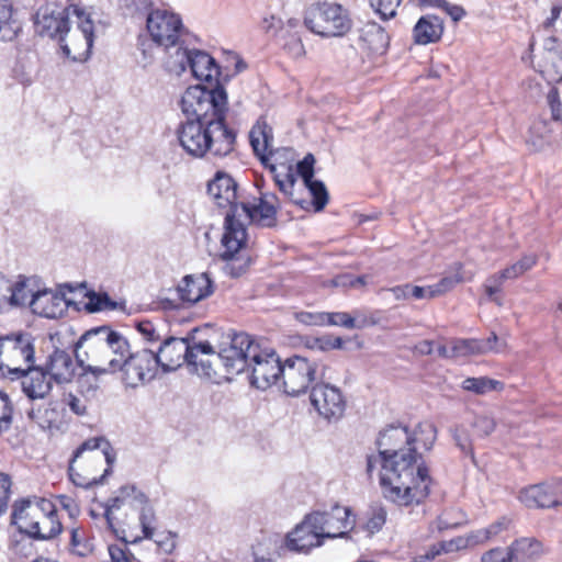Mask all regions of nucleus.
<instances>
[{
    "label": "nucleus",
    "instance_id": "nucleus-1",
    "mask_svg": "<svg viewBox=\"0 0 562 562\" xmlns=\"http://www.w3.org/2000/svg\"><path fill=\"white\" fill-rule=\"evenodd\" d=\"M226 374L249 372V382L259 390L278 384L282 378L283 362L273 349L262 348L246 333L234 334L229 346L221 353Z\"/></svg>",
    "mask_w": 562,
    "mask_h": 562
},
{
    "label": "nucleus",
    "instance_id": "nucleus-2",
    "mask_svg": "<svg viewBox=\"0 0 562 562\" xmlns=\"http://www.w3.org/2000/svg\"><path fill=\"white\" fill-rule=\"evenodd\" d=\"M418 458L415 448H407L405 454L382 460L380 484L386 499L408 507L419 505L428 497L432 480L428 468L417 463Z\"/></svg>",
    "mask_w": 562,
    "mask_h": 562
},
{
    "label": "nucleus",
    "instance_id": "nucleus-3",
    "mask_svg": "<svg viewBox=\"0 0 562 562\" xmlns=\"http://www.w3.org/2000/svg\"><path fill=\"white\" fill-rule=\"evenodd\" d=\"M207 193L218 207H229L224 222V234L222 246L224 251L221 255L226 261L225 272L233 278L240 277L250 263L249 258L240 256L246 246L247 231L239 220V201L244 193L239 191L235 178H213L207 182Z\"/></svg>",
    "mask_w": 562,
    "mask_h": 562
},
{
    "label": "nucleus",
    "instance_id": "nucleus-4",
    "mask_svg": "<svg viewBox=\"0 0 562 562\" xmlns=\"http://www.w3.org/2000/svg\"><path fill=\"white\" fill-rule=\"evenodd\" d=\"M128 352V342L119 331L100 326L86 331L75 346L76 361L85 372L94 376L113 373L111 359Z\"/></svg>",
    "mask_w": 562,
    "mask_h": 562
},
{
    "label": "nucleus",
    "instance_id": "nucleus-5",
    "mask_svg": "<svg viewBox=\"0 0 562 562\" xmlns=\"http://www.w3.org/2000/svg\"><path fill=\"white\" fill-rule=\"evenodd\" d=\"M249 138L256 156L274 176H314L316 159L313 154L308 153L299 160L296 151L291 147L271 149L273 133L266 117L258 119Z\"/></svg>",
    "mask_w": 562,
    "mask_h": 562
},
{
    "label": "nucleus",
    "instance_id": "nucleus-6",
    "mask_svg": "<svg viewBox=\"0 0 562 562\" xmlns=\"http://www.w3.org/2000/svg\"><path fill=\"white\" fill-rule=\"evenodd\" d=\"M177 136L182 148L194 157H203L209 151L225 156L235 143V133L218 120H187L178 127Z\"/></svg>",
    "mask_w": 562,
    "mask_h": 562
},
{
    "label": "nucleus",
    "instance_id": "nucleus-7",
    "mask_svg": "<svg viewBox=\"0 0 562 562\" xmlns=\"http://www.w3.org/2000/svg\"><path fill=\"white\" fill-rule=\"evenodd\" d=\"M227 104V93L221 85L212 89L201 86L189 87L181 98V110L191 121L225 122Z\"/></svg>",
    "mask_w": 562,
    "mask_h": 562
},
{
    "label": "nucleus",
    "instance_id": "nucleus-8",
    "mask_svg": "<svg viewBox=\"0 0 562 562\" xmlns=\"http://www.w3.org/2000/svg\"><path fill=\"white\" fill-rule=\"evenodd\" d=\"M437 429L434 424L420 423L417 425L414 434L412 435L407 427L402 425H390L380 431L376 439V445L381 459L397 457L405 454V447L414 448L413 443L419 439L417 435H426L423 439V446L425 449H431L436 440Z\"/></svg>",
    "mask_w": 562,
    "mask_h": 562
},
{
    "label": "nucleus",
    "instance_id": "nucleus-9",
    "mask_svg": "<svg viewBox=\"0 0 562 562\" xmlns=\"http://www.w3.org/2000/svg\"><path fill=\"white\" fill-rule=\"evenodd\" d=\"M305 26L323 37L345 35L351 27L347 10L334 2H316L311 4L304 15Z\"/></svg>",
    "mask_w": 562,
    "mask_h": 562
},
{
    "label": "nucleus",
    "instance_id": "nucleus-10",
    "mask_svg": "<svg viewBox=\"0 0 562 562\" xmlns=\"http://www.w3.org/2000/svg\"><path fill=\"white\" fill-rule=\"evenodd\" d=\"M35 362L34 338L29 333L0 337V370L11 379L20 378Z\"/></svg>",
    "mask_w": 562,
    "mask_h": 562
},
{
    "label": "nucleus",
    "instance_id": "nucleus-11",
    "mask_svg": "<svg viewBox=\"0 0 562 562\" xmlns=\"http://www.w3.org/2000/svg\"><path fill=\"white\" fill-rule=\"evenodd\" d=\"M192 339L193 337L164 339L158 351L155 352L158 367L160 366L164 371H172L183 362L196 364L199 355H209L212 351V345L209 341L191 342Z\"/></svg>",
    "mask_w": 562,
    "mask_h": 562
},
{
    "label": "nucleus",
    "instance_id": "nucleus-12",
    "mask_svg": "<svg viewBox=\"0 0 562 562\" xmlns=\"http://www.w3.org/2000/svg\"><path fill=\"white\" fill-rule=\"evenodd\" d=\"M318 363L301 355H293L283 361L282 387L285 394L299 396L312 389L317 380L324 379L318 373Z\"/></svg>",
    "mask_w": 562,
    "mask_h": 562
},
{
    "label": "nucleus",
    "instance_id": "nucleus-13",
    "mask_svg": "<svg viewBox=\"0 0 562 562\" xmlns=\"http://www.w3.org/2000/svg\"><path fill=\"white\" fill-rule=\"evenodd\" d=\"M111 369L123 372V381L127 386L136 387L155 378L158 369L155 351L144 348L136 352H127L120 358L111 359Z\"/></svg>",
    "mask_w": 562,
    "mask_h": 562
},
{
    "label": "nucleus",
    "instance_id": "nucleus-14",
    "mask_svg": "<svg viewBox=\"0 0 562 562\" xmlns=\"http://www.w3.org/2000/svg\"><path fill=\"white\" fill-rule=\"evenodd\" d=\"M72 14L78 19V27L69 31V36L66 35L60 40V47L63 53L74 61L87 60L90 56L94 25L89 15H86L79 8L72 9Z\"/></svg>",
    "mask_w": 562,
    "mask_h": 562
},
{
    "label": "nucleus",
    "instance_id": "nucleus-15",
    "mask_svg": "<svg viewBox=\"0 0 562 562\" xmlns=\"http://www.w3.org/2000/svg\"><path fill=\"white\" fill-rule=\"evenodd\" d=\"M310 401L317 414L327 423L340 420L346 412L347 401L341 390L330 383L316 382L310 392Z\"/></svg>",
    "mask_w": 562,
    "mask_h": 562
},
{
    "label": "nucleus",
    "instance_id": "nucleus-16",
    "mask_svg": "<svg viewBox=\"0 0 562 562\" xmlns=\"http://www.w3.org/2000/svg\"><path fill=\"white\" fill-rule=\"evenodd\" d=\"M279 189L288 195L291 201L301 207H305L308 201L299 194H294V189L306 191L312 198L311 204L315 212H321L328 203V191L325 184L316 178H273Z\"/></svg>",
    "mask_w": 562,
    "mask_h": 562
},
{
    "label": "nucleus",
    "instance_id": "nucleus-17",
    "mask_svg": "<svg viewBox=\"0 0 562 562\" xmlns=\"http://www.w3.org/2000/svg\"><path fill=\"white\" fill-rule=\"evenodd\" d=\"M147 30L151 40L168 50L179 42L182 32V21L176 13L158 9L148 14Z\"/></svg>",
    "mask_w": 562,
    "mask_h": 562
},
{
    "label": "nucleus",
    "instance_id": "nucleus-18",
    "mask_svg": "<svg viewBox=\"0 0 562 562\" xmlns=\"http://www.w3.org/2000/svg\"><path fill=\"white\" fill-rule=\"evenodd\" d=\"M239 210L249 223L259 228H274L278 225V200L273 194L261 193L251 201L244 196Z\"/></svg>",
    "mask_w": 562,
    "mask_h": 562
},
{
    "label": "nucleus",
    "instance_id": "nucleus-19",
    "mask_svg": "<svg viewBox=\"0 0 562 562\" xmlns=\"http://www.w3.org/2000/svg\"><path fill=\"white\" fill-rule=\"evenodd\" d=\"M324 539L344 538L353 529L355 519H351V509L334 505L329 510L311 513Z\"/></svg>",
    "mask_w": 562,
    "mask_h": 562
},
{
    "label": "nucleus",
    "instance_id": "nucleus-20",
    "mask_svg": "<svg viewBox=\"0 0 562 562\" xmlns=\"http://www.w3.org/2000/svg\"><path fill=\"white\" fill-rule=\"evenodd\" d=\"M74 8H41L35 14L36 33L41 36L58 37L60 41L61 37L68 35L69 15Z\"/></svg>",
    "mask_w": 562,
    "mask_h": 562
},
{
    "label": "nucleus",
    "instance_id": "nucleus-21",
    "mask_svg": "<svg viewBox=\"0 0 562 562\" xmlns=\"http://www.w3.org/2000/svg\"><path fill=\"white\" fill-rule=\"evenodd\" d=\"M43 510H50V501L47 498L33 496L16 501L11 514L12 524L21 533L29 536L35 528V521L41 518Z\"/></svg>",
    "mask_w": 562,
    "mask_h": 562
},
{
    "label": "nucleus",
    "instance_id": "nucleus-22",
    "mask_svg": "<svg viewBox=\"0 0 562 562\" xmlns=\"http://www.w3.org/2000/svg\"><path fill=\"white\" fill-rule=\"evenodd\" d=\"M312 515L304 517L286 536V547L291 551L307 553L311 549L321 547L324 543V533H321Z\"/></svg>",
    "mask_w": 562,
    "mask_h": 562
},
{
    "label": "nucleus",
    "instance_id": "nucleus-23",
    "mask_svg": "<svg viewBox=\"0 0 562 562\" xmlns=\"http://www.w3.org/2000/svg\"><path fill=\"white\" fill-rule=\"evenodd\" d=\"M540 72L550 82L562 81V42L554 36L543 41L538 56Z\"/></svg>",
    "mask_w": 562,
    "mask_h": 562
},
{
    "label": "nucleus",
    "instance_id": "nucleus-24",
    "mask_svg": "<svg viewBox=\"0 0 562 562\" xmlns=\"http://www.w3.org/2000/svg\"><path fill=\"white\" fill-rule=\"evenodd\" d=\"M176 292L184 304L193 305L214 292V284L209 273L188 274L177 285Z\"/></svg>",
    "mask_w": 562,
    "mask_h": 562
},
{
    "label": "nucleus",
    "instance_id": "nucleus-25",
    "mask_svg": "<svg viewBox=\"0 0 562 562\" xmlns=\"http://www.w3.org/2000/svg\"><path fill=\"white\" fill-rule=\"evenodd\" d=\"M19 379L23 393L32 401L45 400L53 389V379L43 367H26Z\"/></svg>",
    "mask_w": 562,
    "mask_h": 562
},
{
    "label": "nucleus",
    "instance_id": "nucleus-26",
    "mask_svg": "<svg viewBox=\"0 0 562 562\" xmlns=\"http://www.w3.org/2000/svg\"><path fill=\"white\" fill-rule=\"evenodd\" d=\"M30 307L34 314L46 318H57L64 314L66 305L61 296L44 290L32 295Z\"/></svg>",
    "mask_w": 562,
    "mask_h": 562
},
{
    "label": "nucleus",
    "instance_id": "nucleus-27",
    "mask_svg": "<svg viewBox=\"0 0 562 562\" xmlns=\"http://www.w3.org/2000/svg\"><path fill=\"white\" fill-rule=\"evenodd\" d=\"M43 368L53 381L61 384L72 379L76 366L70 353L65 350L56 349L49 355Z\"/></svg>",
    "mask_w": 562,
    "mask_h": 562
},
{
    "label": "nucleus",
    "instance_id": "nucleus-28",
    "mask_svg": "<svg viewBox=\"0 0 562 562\" xmlns=\"http://www.w3.org/2000/svg\"><path fill=\"white\" fill-rule=\"evenodd\" d=\"M519 501L529 508L558 507V501L549 481L524 488L519 493Z\"/></svg>",
    "mask_w": 562,
    "mask_h": 562
},
{
    "label": "nucleus",
    "instance_id": "nucleus-29",
    "mask_svg": "<svg viewBox=\"0 0 562 562\" xmlns=\"http://www.w3.org/2000/svg\"><path fill=\"white\" fill-rule=\"evenodd\" d=\"M443 33L442 20L434 14L422 16L413 29L414 42L418 45H427L438 42Z\"/></svg>",
    "mask_w": 562,
    "mask_h": 562
},
{
    "label": "nucleus",
    "instance_id": "nucleus-30",
    "mask_svg": "<svg viewBox=\"0 0 562 562\" xmlns=\"http://www.w3.org/2000/svg\"><path fill=\"white\" fill-rule=\"evenodd\" d=\"M42 518L35 521V528L31 530L29 537L35 540H50L57 537L63 525L57 515L56 505L50 501V510L42 513Z\"/></svg>",
    "mask_w": 562,
    "mask_h": 562
},
{
    "label": "nucleus",
    "instance_id": "nucleus-31",
    "mask_svg": "<svg viewBox=\"0 0 562 562\" xmlns=\"http://www.w3.org/2000/svg\"><path fill=\"white\" fill-rule=\"evenodd\" d=\"M189 67L198 80L212 81L215 79L218 83L220 68L215 59L207 53L192 50Z\"/></svg>",
    "mask_w": 562,
    "mask_h": 562
},
{
    "label": "nucleus",
    "instance_id": "nucleus-32",
    "mask_svg": "<svg viewBox=\"0 0 562 562\" xmlns=\"http://www.w3.org/2000/svg\"><path fill=\"white\" fill-rule=\"evenodd\" d=\"M544 553L543 544L536 538L524 537L510 544L513 562H536Z\"/></svg>",
    "mask_w": 562,
    "mask_h": 562
},
{
    "label": "nucleus",
    "instance_id": "nucleus-33",
    "mask_svg": "<svg viewBox=\"0 0 562 562\" xmlns=\"http://www.w3.org/2000/svg\"><path fill=\"white\" fill-rule=\"evenodd\" d=\"M100 450L108 467L103 471V476H108L112 473V467L115 462V451L110 442L104 437H93L83 441L74 452L72 462H76L83 452Z\"/></svg>",
    "mask_w": 562,
    "mask_h": 562
},
{
    "label": "nucleus",
    "instance_id": "nucleus-34",
    "mask_svg": "<svg viewBox=\"0 0 562 562\" xmlns=\"http://www.w3.org/2000/svg\"><path fill=\"white\" fill-rule=\"evenodd\" d=\"M27 416L41 428L52 429L57 428L60 419V412L58 409L57 403L48 402L45 404L33 405L29 409Z\"/></svg>",
    "mask_w": 562,
    "mask_h": 562
},
{
    "label": "nucleus",
    "instance_id": "nucleus-35",
    "mask_svg": "<svg viewBox=\"0 0 562 562\" xmlns=\"http://www.w3.org/2000/svg\"><path fill=\"white\" fill-rule=\"evenodd\" d=\"M227 347L222 348L217 353H215L214 350L212 349V351L209 355H199L198 363L190 366L199 375L205 376L212 381H217V379L221 378L218 369L220 367L224 369V362L218 361L216 358H220L221 353Z\"/></svg>",
    "mask_w": 562,
    "mask_h": 562
},
{
    "label": "nucleus",
    "instance_id": "nucleus-36",
    "mask_svg": "<svg viewBox=\"0 0 562 562\" xmlns=\"http://www.w3.org/2000/svg\"><path fill=\"white\" fill-rule=\"evenodd\" d=\"M361 40L369 44L373 50H383L389 44V35L384 29L375 22H369L361 29Z\"/></svg>",
    "mask_w": 562,
    "mask_h": 562
},
{
    "label": "nucleus",
    "instance_id": "nucleus-37",
    "mask_svg": "<svg viewBox=\"0 0 562 562\" xmlns=\"http://www.w3.org/2000/svg\"><path fill=\"white\" fill-rule=\"evenodd\" d=\"M169 56L165 61L166 69L169 72H173L177 75L186 71L187 67H189L192 50H188L179 45V43L175 47H170L167 50Z\"/></svg>",
    "mask_w": 562,
    "mask_h": 562
},
{
    "label": "nucleus",
    "instance_id": "nucleus-38",
    "mask_svg": "<svg viewBox=\"0 0 562 562\" xmlns=\"http://www.w3.org/2000/svg\"><path fill=\"white\" fill-rule=\"evenodd\" d=\"M538 262L536 254L522 256L518 261L497 273V279L514 280L531 270Z\"/></svg>",
    "mask_w": 562,
    "mask_h": 562
},
{
    "label": "nucleus",
    "instance_id": "nucleus-39",
    "mask_svg": "<svg viewBox=\"0 0 562 562\" xmlns=\"http://www.w3.org/2000/svg\"><path fill=\"white\" fill-rule=\"evenodd\" d=\"M461 386L464 391L472 392L477 395H483L491 391L502 390L503 383L498 380H494L487 376H479L467 378L463 380Z\"/></svg>",
    "mask_w": 562,
    "mask_h": 562
},
{
    "label": "nucleus",
    "instance_id": "nucleus-40",
    "mask_svg": "<svg viewBox=\"0 0 562 562\" xmlns=\"http://www.w3.org/2000/svg\"><path fill=\"white\" fill-rule=\"evenodd\" d=\"M12 3L10 0H0V38L11 41L16 35V26L11 22Z\"/></svg>",
    "mask_w": 562,
    "mask_h": 562
},
{
    "label": "nucleus",
    "instance_id": "nucleus-41",
    "mask_svg": "<svg viewBox=\"0 0 562 562\" xmlns=\"http://www.w3.org/2000/svg\"><path fill=\"white\" fill-rule=\"evenodd\" d=\"M70 550L78 557H87L93 551V544L81 528H72Z\"/></svg>",
    "mask_w": 562,
    "mask_h": 562
},
{
    "label": "nucleus",
    "instance_id": "nucleus-42",
    "mask_svg": "<svg viewBox=\"0 0 562 562\" xmlns=\"http://www.w3.org/2000/svg\"><path fill=\"white\" fill-rule=\"evenodd\" d=\"M89 299L87 304V310L89 312H100V311H111L116 307V303L113 302L108 293H97L94 291H90L86 294Z\"/></svg>",
    "mask_w": 562,
    "mask_h": 562
},
{
    "label": "nucleus",
    "instance_id": "nucleus-43",
    "mask_svg": "<svg viewBox=\"0 0 562 562\" xmlns=\"http://www.w3.org/2000/svg\"><path fill=\"white\" fill-rule=\"evenodd\" d=\"M451 355L456 358L467 357L472 355H481L477 339H454L451 341Z\"/></svg>",
    "mask_w": 562,
    "mask_h": 562
},
{
    "label": "nucleus",
    "instance_id": "nucleus-44",
    "mask_svg": "<svg viewBox=\"0 0 562 562\" xmlns=\"http://www.w3.org/2000/svg\"><path fill=\"white\" fill-rule=\"evenodd\" d=\"M33 291L27 289L26 282L19 281L12 285V290L9 296V304L13 306H24L26 304L30 305V300L32 299Z\"/></svg>",
    "mask_w": 562,
    "mask_h": 562
},
{
    "label": "nucleus",
    "instance_id": "nucleus-45",
    "mask_svg": "<svg viewBox=\"0 0 562 562\" xmlns=\"http://www.w3.org/2000/svg\"><path fill=\"white\" fill-rule=\"evenodd\" d=\"M390 291L396 300H407L409 297L416 300L425 299V290H423V286L412 285L409 283L393 286Z\"/></svg>",
    "mask_w": 562,
    "mask_h": 562
},
{
    "label": "nucleus",
    "instance_id": "nucleus-46",
    "mask_svg": "<svg viewBox=\"0 0 562 562\" xmlns=\"http://www.w3.org/2000/svg\"><path fill=\"white\" fill-rule=\"evenodd\" d=\"M371 8L381 15L382 19L395 16L397 8L402 0H369Z\"/></svg>",
    "mask_w": 562,
    "mask_h": 562
},
{
    "label": "nucleus",
    "instance_id": "nucleus-47",
    "mask_svg": "<svg viewBox=\"0 0 562 562\" xmlns=\"http://www.w3.org/2000/svg\"><path fill=\"white\" fill-rule=\"evenodd\" d=\"M12 413L13 408L9 396L0 391V435L10 429Z\"/></svg>",
    "mask_w": 562,
    "mask_h": 562
},
{
    "label": "nucleus",
    "instance_id": "nucleus-48",
    "mask_svg": "<svg viewBox=\"0 0 562 562\" xmlns=\"http://www.w3.org/2000/svg\"><path fill=\"white\" fill-rule=\"evenodd\" d=\"M74 463L75 462H72V459H71L70 463H69V468H68V474H69V479L76 486L89 488L93 485L101 484L103 482V479L105 477V476H103V474L100 477L85 476L75 470Z\"/></svg>",
    "mask_w": 562,
    "mask_h": 562
},
{
    "label": "nucleus",
    "instance_id": "nucleus-49",
    "mask_svg": "<svg viewBox=\"0 0 562 562\" xmlns=\"http://www.w3.org/2000/svg\"><path fill=\"white\" fill-rule=\"evenodd\" d=\"M122 496H126V503L133 508L148 503L147 496L138 491L135 485H124L120 490Z\"/></svg>",
    "mask_w": 562,
    "mask_h": 562
},
{
    "label": "nucleus",
    "instance_id": "nucleus-50",
    "mask_svg": "<svg viewBox=\"0 0 562 562\" xmlns=\"http://www.w3.org/2000/svg\"><path fill=\"white\" fill-rule=\"evenodd\" d=\"M386 521V510L382 506L372 507L367 520V529L371 533H375L382 529Z\"/></svg>",
    "mask_w": 562,
    "mask_h": 562
},
{
    "label": "nucleus",
    "instance_id": "nucleus-51",
    "mask_svg": "<svg viewBox=\"0 0 562 562\" xmlns=\"http://www.w3.org/2000/svg\"><path fill=\"white\" fill-rule=\"evenodd\" d=\"M452 438L456 446L464 453L470 454L473 458V449L469 434L464 427L457 426L451 430Z\"/></svg>",
    "mask_w": 562,
    "mask_h": 562
},
{
    "label": "nucleus",
    "instance_id": "nucleus-52",
    "mask_svg": "<svg viewBox=\"0 0 562 562\" xmlns=\"http://www.w3.org/2000/svg\"><path fill=\"white\" fill-rule=\"evenodd\" d=\"M136 509L140 510L139 522L143 529L144 537L148 540H151L154 537V528L151 527V522L155 518L154 510L150 506H148V504L138 506Z\"/></svg>",
    "mask_w": 562,
    "mask_h": 562
},
{
    "label": "nucleus",
    "instance_id": "nucleus-53",
    "mask_svg": "<svg viewBox=\"0 0 562 562\" xmlns=\"http://www.w3.org/2000/svg\"><path fill=\"white\" fill-rule=\"evenodd\" d=\"M472 427L480 437H486L495 430L496 423L494 418L488 415H476Z\"/></svg>",
    "mask_w": 562,
    "mask_h": 562
},
{
    "label": "nucleus",
    "instance_id": "nucleus-54",
    "mask_svg": "<svg viewBox=\"0 0 562 562\" xmlns=\"http://www.w3.org/2000/svg\"><path fill=\"white\" fill-rule=\"evenodd\" d=\"M326 325L341 326L348 329L360 328L352 316L345 312L327 313Z\"/></svg>",
    "mask_w": 562,
    "mask_h": 562
},
{
    "label": "nucleus",
    "instance_id": "nucleus-55",
    "mask_svg": "<svg viewBox=\"0 0 562 562\" xmlns=\"http://www.w3.org/2000/svg\"><path fill=\"white\" fill-rule=\"evenodd\" d=\"M481 562H513L510 546L508 548L496 547L487 550L482 554Z\"/></svg>",
    "mask_w": 562,
    "mask_h": 562
},
{
    "label": "nucleus",
    "instance_id": "nucleus-56",
    "mask_svg": "<svg viewBox=\"0 0 562 562\" xmlns=\"http://www.w3.org/2000/svg\"><path fill=\"white\" fill-rule=\"evenodd\" d=\"M504 281H506V280L497 279V273H495V274L488 277L484 284V289H485V293H486L487 297L491 301L495 302L498 306H502L503 302L498 296H496V294L501 292Z\"/></svg>",
    "mask_w": 562,
    "mask_h": 562
},
{
    "label": "nucleus",
    "instance_id": "nucleus-57",
    "mask_svg": "<svg viewBox=\"0 0 562 562\" xmlns=\"http://www.w3.org/2000/svg\"><path fill=\"white\" fill-rule=\"evenodd\" d=\"M66 405L70 408L72 413L78 416H83L87 414L88 408V398L85 395H76L69 393L65 397Z\"/></svg>",
    "mask_w": 562,
    "mask_h": 562
},
{
    "label": "nucleus",
    "instance_id": "nucleus-58",
    "mask_svg": "<svg viewBox=\"0 0 562 562\" xmlns=\"http://www.w3.org/2000/svg\"><path fill=\"white\" fill-rule=\"evenodd\" d=\"M342 347V339L340 337L322 336L314 338V345H308L311 349H318L322 351L340 349Z\"/></svg>",
    "mask_w": 562,
    "mask_h": 562
},
{
    "label": "nucleus",
    "instance_id": "nucleus-59",
    "mask_svg": "<svg viewBox=\"0 0 562 562\" xmlns=\"http://www.w3.org/2000/svg\"><path fill=\"white\" fill-rule=\"evenodd\" d=\"M11 479L8 474L0 472V516L7 510L11 493Z\"/></svg>",
    "mask_w": 562,
    "mask_h": 562
},
{
    "label": "nucleus",
    "instance_id": "nucleus-60",
    "mask_svg": "<svg viewBox=\"0 0 562 562\" xmlns=\"http://www.w3.org/2000/svg\"><path fill=\"white\" fill-rule=\"evenodd\" d=\"M327 312L310 313L301 312L296 314V319L305 325L310 326H323L326 325Z\"/></svg>",
    "mask_w": 562,
    "mask_h": 562
},
{
    "label": "nucleus",
    "instance_id": "nucleus-61",
    "mask_svg": "<svg viewBox=\"0 0 562 562\" xmlns=\"http://www.w3.org/2000/svg\"><path fill=\"white\" fill-rule=\"evenodd\" d=\"M123 505H127L126 503V496H122V494L119 492L116 496L111 497L106 501L104 504V516L106 519V522L110 527H112V513L113 510L120 509Z\"/></svg>",
    "mask_w": 562,
    "mask_h": 562
},
{
    "label": "nucleus",
    "instance_id": "nucleus-62",
    "mask_svg": "<svg viewBox=\"0 0 562 562\" xmlns=\"http://www.w3.org/2000/svg\"><path fill=\"white\" fill-rule=\"evenodd\" d=\"M109 553L112 562H138L126 547L110 546Z\"/></svg>",
    "mask_w": 562,
    "mask_h": 562
},
{
    "label": "nucleus",
    "instance_id": "nucleus-63",
    "mask_svg": "<svg viewBox=\"0 0 562 562\" xmlns=\"http://www.w3.org/2000/svg\"><path fill=\"white\" fill-rule=\"evenodd\" d=\"M445 552L441 542L430 546L425 549L423 552L416 554L412 562H430L434 561L439 554Z\"/></svg>",
    "mask_w": 562,
    "mask_h": 562
},
{
    "label": "nucleus",
    "instance_id": "nucleus-64",
    "mask_svg": "<svg viewBox=\"0 0 562 562\" xmlns=\"http://www.w3.org/2000/svg\"><path fill=\"white\" fill-rule=\"evenodd\" d=\"M12 76L23 86H30L32 83L31 69L22 61H18L14 65L12 69Z\"/></svg>",
    "mask_w": 562,
    "mask_h": 562
}]
</instances>
